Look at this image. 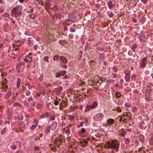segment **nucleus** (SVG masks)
<instances>
[{
	"label": "nucleus",
	"mask_w": 153,
	"mask_h": 153,
	"mask_svg": "<svg viewBox=\"0 0 153 153\" xmlns=\"http://www.w3.org/2000/svg\"><path fill=\"white\" fill-rule=\"evenodd\" d=\"M89 119L88 118H85V122L86 123H88Z\"/></svg>",
	"instance_id": "nucleus-52"
},
{
	"label": "nucleus",
	"mask_w": 153,
	"mask_h": 153,
	"mask_svg": "<svg viewBox=\"0 0 153 153\" xmlns=\"http://www.w3.org/2000/svg\"><path fill=\"white\" fill-rule=\"evenodd\" d=\"M59 43L63 46H64L66 44V42L65 40H60Z\"/></svg>",
	"instance_id": "nucleus-23"
},
{
	"label": "nucleus",
	"mask_w": 153,
	"mask_h": 153,
	"mask_svg": "<svg viewBox=\"0 0 153 153\" xmlns=\"http://www.w3.org/2000/svg\"><path fill=\"white\" fill-rule=\"evenodd\" d=\"M125 106L126 108H129L131 107V105L128 103H126L125 104Z\"/></svg>",
	"instance_id": "nucleus-32"
},
{
	"label": "nucleus",
	"mask_w": 153,
	"mask_h": 153,
	"mask_svg": "<svg viewBox=\"0 0 153 153\" xmlns=\"http://www.w3.org/2000/svg\"><path fill=\"white\" fill-rule=\"evenodd\" d=\"M19 105V103L17 102H15L14 103V105L16 106Z\"/></svg>",
	"instance_id": "nucleus-60"
},
{
	"label": "nucleus",
	"mask_w": 153,
	"mask_h": 153,
	"mask_svg": "<svg viewBox=\"0 0 153 153\" xmlns=\"http://www.w3.org/2000/svg\"><path fill=\"white\" fill-rule=\"evenodd\" d=\"M77 107L76 106H74L73 107H72V109L73 110H75L76 109Z\"/></svg>",
	"instance_id": "nucleus-51"
},
{
	"label": "nucleus",
	"mask_w": 153,
	"mask_h": 153,
	"mask_svg": "<svg viewBox=\"0 0 153 153\" xmlns=\"http://www.w3.org/2000/svg\"><path fill=\"white\" fill-rule=\"evenodd\" d=\"M37 124V123L36 122H35V124L34 125L30 127V128L32 130H33L34 128L36 126Z\"/></svg>",
	"instance_id": "nucleus-31"
},
{
	"label": "nucleus",
	"mask_w": 153,
	"mask_h": 153,
	"mask_svg": "<svg viewBox=\"0 0 153 153\" xmlns=\"http://www.w3.org/2000/svg\"><path fill=\"white\" fill-rule=\"evenodd\" d=\"M21 82V79L20 78H18L17 79V82L16 83V85L17 88H19L20 85V83Z\"/></svg>",
	"instance_id": "nucleus-20"
},
{
	"label": "nucleus",
	"mask_w": 153,
	"mask_h": 153,
	"mask_svg": "<svg viewBox=\"0 0 153 153\" xmlns=\"http://www.w3.org/2000/svg\"><path fill=\"white\" fill-rule=\"evenodd\" d=\"M137 45L136 44L133 45L131 47V49L133 51H134L135 49L137 48Z\"/></svg>",
	"instance_id": "nucleus-28"
},
{
	"label": "nucleus",
	"mask_w": 153,
	"mask_h": 153,
	"mask_svg": "<svg viewBox=\"0 0 153 153\" xmlns=\"http://www.w3.org/2000/svg\"><path fill=\"white\" fill-rule=\"evenodd\" d=\"M97 106V103L96 102H93L92 105L90 106V107L92 109L96 108Z\"/></svg>",
	"instance_id": "nucleus-16"
},
{
	"label": "nucleus",
	"mask_w": 153,
	"mask_h": 153,
	"mask_svg": "<svg viewBox=\"0 0 153 153\" xmlns=\"http://www.w3.org/2000/svg\"><path fill=\"white\" fill-rule=\"evenodd\" d=\"M125 73V80L127 82H128L130 80V73H126V72Z\"/></svg>",
	"instance_id": "nucleus-12"
},
{
	"label": "nucleus",
	"mask_w": 153,
	"mask_h": 153,
	"mask_svg": "<svg viewBox=\"0 0 153 153\" xmlns=\"http://www.w3.org/2000/svg\"><path fill=\"white\" fill-rule=\"evenodd\" d=\"M127 131L131 132V129H127Z\"/></svg>",
	"instance_id": "nucleus-63"
},
{
	"label": "nucleus",
	"mask_w": 153,
	"mask_h": 153,
	"mask_svg": "<svg viewBox=\"0 0 153 153\" xmlns=\"http://www.w3.org/2000/svg\"><path fill=\"white\" fill-rule=\"evenodd\" d=\"M85 83V82H80L79 84V85L80 86H81L82 85L84 84Z\"/></svg>",
	"instance_id": "nucleus-56"
},
{
	"label": "nucleus",
	"mask_w": 153,
	"mask_h": 153,
	"mask_svg": "<svg viewBox=\"0 0 153 153\" xmlns=\"http://www.w3.org/2000/svg\"><path fill=\"white\" fill-rule=\"evenodd\" d=\"M60 57L59 55H56L53 56V60L54 61L57 60L58 61L60 59Z\"/></svg>",
	"instance_id": "nucleus-17"
},
{
	"label": "nucleus",
	"mask_w": 153,
	"mask_h": 153,
	"mask_svg": "<svg viewBox=\"0 0 153 153\" xmlns=\"http://www.w3.org/2000/svg\"><path fill=\"white\" fill-rule=\"evenodd\" d=\"M130 139L129 138H125L124 139V143L126 145L128 144L130 142Z\"/></svg>",
	"instance_id": "nucleus-18"
},
{
	"label": "nucleus",
	"mask_w": 153,
	"mask_h": 153,
	"mask_svg": "<svg viewBox=\"0 0 153 153\" xmlns=\"http://www.w3.org/2000/svg\"><path fill=\"white\" fill-rule=\"evenodd\" d=\"M78 134L82 137H85L87 135L86 130L84 128H82L78 132Z\"/></svg>",
	"instance_id": "nucleus-5"
},
{
	"label": "nucleus",
	"mask_w": 153,
	"mask_h": 153,
	"mask_svg": "<svg viewBox=\"0 0 153 153\" xmlns=\"http://www.w3.org/2000/svg\"><path fill=\"white\" fill-rule=\"evenodd\" d=\"M33 100L32 97H30L28 99V101L29 102H30L31 101H33Z\"/></svg>",
	"instance_id": "nucleus-42"
},
{
	"label": "nucleus",
	"mask_w": 153,
	"mask_h": 153,
	"mask_svg": "<svg viewBox=\"0 0 153 153\" xmlns=\"http://www.w3.org/2000/svg\"><path fill=\"white\" fill-rule=\"evenodd\" d=\"M66 71H59L56 73L55 77L56 78L60 77L61 76L65 75L66 73Z\"/></svg>",
	"instance_id": "nucleus-6"
},
{
	"label": "nucleus",
	"mask_w": 153,
	"mask_h": 153,
	"mask_svg": "<svg viewBox=\"0 0 153 153\" xmlns=\"http://www.w3.org/2000/svg\"><path fill=\"white\" fill-rule=\"evenodd\" d=\"M108 148H111L114 149L116 151H117L120 146L119 143L116 140H113L109 141L108 143Z\"/></svg>",
	"instance_id": "nucleus-2"
},
{
	"label": "nucleus",
	"mask_w": 153,
	"mask_h": 153,
	"mask_svg": "<svg viewBox=\"0 0 153 153\" xmlns=\"http://www.w3.org/2000/svg\"><path fill=\"white\" fill-rule=\"evenodd\" d=\"M133 92L134 93H135L136 94H137L139 93L138 91L137 90H134L133 91Z\"/></svg>",
	"instance_id": "nucleus-49"
},
{
	"label": "nucleus",
	"mask_w": 153,
	"mask_h": 153,
	"mask_svg": "<svg viewBox=\"0 0 153 153\" xmlns=\"http://www.w3.org/2000/svg\"><path fill=\"white\" fill-rule=\"evenodd\" d=\"M9 16V14L8 13L6 12L4 13L3 16L6 17H7Z\"/></svg>",
	"instance_id": "nucleus-35"
},
{
	"label": "nucleus",
	"mask_w": 153,
	"mask_h": 153,
	"mask_svg": "<svg viewBox=\"0 0 153 153\" xmlns=\"http://www.w3.org/2000/svg\"><path fill=\"white\" fill-rule=\"evenodd\" d=\"M141 1L144 4H145L146 2L147 1V0H141Z\"/></svg>",
	"instance_id": "nucleus-53"
},
{
	"label": "nucleus",
	"mask_w": 153,
	"mask_h": 153,
	"mask_svg": "<svg viewBox=\"0 0 153 153\" xmlns=\"http://www.w3.org/2000/svg\"><path fill=\"white\" fill-rule=\"evenodd\" d=\"M121 94L119 92H117L115 93V97L117 98H120L121 96Z\"/></svg>",
	"instance_id": "nucleus-26"
},
{
	"label": "nucleus",
	"mask_w": 153,
	"mask_h": 153,
	"mask_svg": "<svg viewBox=\"0 0 153 153\" xmlns=\"http://www.w3.org/2000/svg\"><path fill=\"white\" fill-rule=\"evenodd\" d=\"M114 16L113 13L112 12H110L109 14V16L110 17H111Z\"/></svg>",
	"instance_id": "nucleus-44"
},
{
	"label": "nucleus",
	"mask_w": 153,
	"mask_h": 153,
	"mask_svg": "<svg viewBox=\"0 0 153 153\" xmlns=\"http://www.w3.org/2000/svg\"><path fill=\"white\" fill-rule=\"evenodd\" d=\"M64 29L65 30L67 31L68 30V28L67 27H64Z\"/></svg>",
	"instance_id": "nucleus-58"
},
{
	"label": "nucleus",
	"mask_w": 153,
	"mask_h": 153,
	"mask_svg": "<svg viewBox=\"0 0 153 153\" xmlns=\"http://www.w3.org/2000/svg\"><path fill=\"white\" fill-rule=\"evenodd\" d=\"M104 117V115L102 113H99L96 114L94 117V120L97 121H101Z\"/></svg>",
	"instance_id": "nucleus-4"
},
{
	"label": "nucleus",
	"mask_w": 153,
	"mask_h": 153,
	"mask_svg": "<svg viewBox=\"0 0 153 153\" xmlns=\"http://www.w3.org/2000/svg\"><path fill=\"white\" fill-rule=\"evenodd\" d=\"M34 9L33 8L31 9L30 10V12H29V13H32Z\"/></svg>",
	"instance_id": "nucleus-64"
},
{
	"label": "nucleus",
	"mask_w": 153,
	"mask_h": 153,
	"mask_svg": "<svg viewBox=\"0 0 153 153\" xmlns=\"http://www.w3.org/2000/svg\"><path fill=\"white\" fill-rule=\"evenodd\" d=\"M18 119L19 120H22L23 119V117H18Z\"/></svg>",
	"instance_id": "nucleus-59"
},
{
	"label": "nucleus",
	"mask_w": 153,
	"mask_h": 153,
	"mask_svg": "<svg viewBox=\"0 0 153 153\" xmlns=\"http://www.w3.org/2000/svg\"><path fill=\"white\" fill-rule=\"evenodd\" d=\"M119 134L120 135H121L123 137L126 135V132L122 128L120 130V132L119 133Z\"/></svg>",
	"instance_id": "nucleus-15"
},
{
	"label": "nucleus",
	"mask_w": 153,
	"mask_h": 153,
	"mask_svg": "<svg viewBox=\"0 0 153 153\" xmlns=\"http://www.w3.org/2000/svg\"><path fill=\"white\" fill-rule=\"evenodd\" d=\"M57 126V123L55 121H53V122L51 125L49 126L50 129L53 131L55 130L56 129Z\"/></svg>",
	"instance_id": "nucleus-9"
},
{
	"label": "nucleus",
	"mask_w": 153,
	"mask_h": 153,
	"mask_svg": "<svg viewBox=\"0 0 153 153\" xmlns=\"http://www.w3.org/2000/svg\"><path fill=\"white\" fill-rule=\"evenodd\" d=\"M12 148L13 149H15L16 148V147L15 145H13L12 147Z\"/></svg>",
	"instance_id": "nucleus-55"
},
{
	"label": "nucleus",
	"mask_w": 153,
	"mask_h": 153,
	"mask_svg": "<svg viewBox=\"0 0 153 153\" xmlns=\"http://www.w3.org/2000/svg\"><path fill=\"white\" fill-rule=\"evenodd\" d=\"M144 122L143 121L141 122V123L140 124V127L141 128V126L144 124Z\"/></svg>",
	"instance_id": "nucleus-57"
},
{
	"label": "nucleus",
	"mask_w": 153,
	"mask_h": 153,
	"mask_svg": "<svg viewBox=\"0 0 153 153\" xmlns=\"http://www.w3.org/2000/svg\"><path fill=\"white\" fill-rule=\"evenodd\" d=\"M141 67L144 68L146 64V57H144L141 61L140 63Z\"/></svg>",
	"instance_id": "nucleus-7"
},
{
	"label": "nucleus",
	"mask_w": 153,
	"mask_h": 153,
	"mask_svg": "<svg viewBox=\"0 0 153 153\" xmlns=\"http://www.w3.org/2000/svg\"><path fill=\"white\" fill-rule=\"evenodd\" d=\"M60 64H66L68 63V60L67 59L62 56H61L60 57Z\"/></svg>",
	"instance_id": "nucleus-8"
},
{
	"label": "nucleus",
	"mask_w": 153,
	"mask_h": 153,
	"mask_svg": "<svg viewBox=\"0 0 153 153\" xmlns=\"http://www.w3.org/2000/svg\"><path fill=\"white\" fill-rule=\"evenodd\" d=\"M59 103V102L58 101L56 100H54V104L55 105H58Z\"/></svg>",
	"instance_id": "nucleus-36"
},
{
	"label": "nucleus",
	"mask_w": 153,
	"mask_h": 153,
	"mask_svg": "<svg viewBox=\"0 0 153 153\" xmlns=\"http://www.w3.org/2000/svg\"><path fill=\"white\" fill-rule=\"evenodd\" d=\"M43 79V76L41 75L39 77V79L40 81H42Z\"/></svg>",
	"instance_id": "nucleus-37"
},
{
	"label": "nucleus",
	"mask_w": 153,
	"mask_h": 153,
	"mask_svg": "<svg viewBox=\"0 0 153 153\" xmlns=\"http://www.w3.org/2000/svg\"><path fill=\"white\" fill-rule=\"evenodd\" d=\"M22 5H18L14 7L11 10V16L17 18L22 14Z\"/></svg>",
	"instance_id": "nucleus-1"
},
{
	"label": "nucleus",
	"mask_w": 153,
	"mask_h": 153,
	"mask_svg": "<svg viewBox=\"0 0 153 153\" xmlns=\"http://www.w3.org/2000/svg\"><path fill=\"white\" fill-rule=\"evenodd\" d=\"M55 116L54 115H51L50 117V119L52 121L55 118Z\"/></svg>",
	"instance_id": "nucleus-33"
},
{
	"label": "nucleus",
	"mask_w": 153,
	"mask_h": 153,
	"mask_svg": "<svg viewBox=\"0 0 153 153\" xmlns=\"http://www.w3.org/2000/svg\"><path fill=\"white\" fill-rule=\"evenodd\" d=\"M70 30L71 32H75V30L72 28H70Z\"/></svg>",
	"instance_id": "nucleus-46"
},
{
	"label": "nucleus",
	"mask_w": 153,
	"mask_h": 153,
	"mask_svg": "<svg viewBox=\"0 0 153 153\" xmlns=\"http://www.w3.org/2000/svg\"><path fill=\"white\" fill-rule=\"evenodd\" d=\"M62 89V86H60L59 87L58 89L55 91V92L56 94L59 95L61 92Z\"/></svg>",
	"instance_id": "nucleus-13"
},
{
	"label": "nucleus",
	"mask_w": 153,
	"mask_h": 153,
	"mask_svg": "<svg viewBox=\"0 0 153 153\" xmlns=\"http://www.w3.org/2000/svg\"><path fill=\"white\" fill-rule=\"evenodd\" d=\"M111 76H112L114 78H116L117 76V74H114V73H112L111 74Z\"/></svg>",
	"instance_id": "nucleus-40"
},
{
	"label": "nucleus",
	"mask_w": 153,
	"mask_h": 153,
	"mask_svg": "<svg viewBox=\"0 0 153 153\" xmlns=\"http://www.w3.org/2000/svg\"><path fill=\"white\" fill-rule=\"evenodd\" d=\"M86 108L84 110V111L85 112H88L91 109V108L90 107V106H88L87 105H86Z\"/></svg>",
	"instance_id": "nucleus-25"
},
{
	"label": "nucleus",
	"mask_w": 153,
	"mask_h": 153,
	"mask_svg": "<svg viewBox=\"0 0 153 153\" xmlns=\"http://www.w3.org/2000/svg\"><path fill=\"white\" fill-rule=\"evenodd\" d=\"M113 70L115 72H117V69L116 67H114L113 68Z\"/></svg>",
	"instance_id": "nucleus-41"
},
{
	"label": "nucleus",
	"mask_w": 153,
	"mask_h": 153,
	"mask_svg": "<svg viewBox=\"0 0 153 153\" xmlns=\"http://www.w3.org/2000/svg\"><path fill=\"white\" fill-rule=\"evenodd\" d=\"M48 58L47 56L45 57L44 58V60L47 62H48Z\"/></svg>",
	"instance_id": "nucleus-43"
},
{
	"label": "nucleus",
	"mask_w": 153,
	"mask_h": 153,
	"mask_svg": "<svg viewBox=\"0 0 153 153\" xmlns=\"http://www.w3.org/2000/svg\"><path fill=\"white\" fill-rule=\"evenodd\" d=\"M50 129L49 126H47L46 128L45 129V132L46 133H48L50 131Z\"/></svg>",
	"instance_id": "nucleus-24"
},
{
	"label": "nucleus",
	"mask_w": 153,
	"mask_h": 153,
	"mask_svg": "<svg viewBox=\"0 0 153 153\" xmlns=\"http://www.w3.org/2000/svg\"><path fill=\"white\" fill-rule=\"evenodd\" d=\"M68 117L69 120L71 121H73L74 119V116H68Z\"/></svg>",
	"instance_id": "nucleus-27"
},
{
	"label": "nucleus",
	"mask_w": 153,
	"mask_h": 153,
	"mask_svg": "<svg viewBox=\"0 0 153 153\" xmlns=\"http://www.w3.org/2000/svg\"><path fill=\"white\" fill-rule=\"evenodd\" d=\"M112 110H113V111L116 110L117 111V112H120L121 111V109H120V108L119 107H116V108H113L112 109Z\"/></svg>",
	"instance_id": "nucleus-22"
},
{
	"label": "nucleus",
	"mask_w": 153,
	"mask_h": 153,
	"mask_svg": "<svg viewBox=\"0 0 153 153\" xmlns=\"http://www.w3.org/2000/svg\"><path fill=\"white\" fill-rule=\"evenodd\" d=\"M11 94V91L10 90H9L7 93V94H6L5 95V99H9L10 97Z\"/></svg>",
	"instance_id": "nucleus-14"
},
{
	"label": "nucleus",
	"mask_w": 153,
	"mask_h": 153,
	"mask_svg": "<svg viewBox=\"0 0 153 153\" xmlns=\"http://www.w3.org/2000/svg\"><path fill=\"white\" fill-rule=\"evenodd\" d=\"M26 57L28 58H29V59H31V58H32L31 56H28V55L26 56Z\"/></svg>",
	"instance_id": "nucleus-62"
},
{
	"label": "nucleus",
	"mask_w": 153,
	"mask_h": 153,
	"mask_svg": "<svg viewBox=\"0 0 153 153\" xmlns=\"http://www.w3.org/2000/svg\"><path fill=\"white\" fill-rule=\"evenodd\" d=\"M35 101H34L31 103V105L32 106H34L35 105Z\"/></svg>",
	"instance_id": "nucleus-50"
},
{
	"label": "nucleus",
	"mask_w": 153,
	"mask_h": 153,
	"mask_svg": "<svg viewBox=\"0 0 153 153\" xmlns=\"http://www.w3.org/2000/svg\"><path fill=\"white\" fill-rule=\"evenodd\" d=\"M27 63H31L32 62L33 60L32 59H30V60L28 59H27L24 58L23 59Z\"/></svg>",
	"instance_id": "nucleus-19"
},
{
	"label": "nucleus",
	"mask_w": 153,
	"mask_h": 153,
	"mask_svg": "<svg viewBox=\"0 0 153 153\" xmlns=\"http://www.w3.org/2000/svg\"><path fill=\"white\" fill-rule=\"evenodd\" d=\"M30 92L29 91H27L25 93V94L27 96H28L30 95Z\"/></svg>",
	"instance_id": "nucleus-38"
},
{
	"label": "nucleus",
	"mask_w": 153,
	"mask_h": 153,
	"mask_svg": "<svg viewBox=\"0 0 153 153\" xmlns=\"http://www.w3.org/2000/svg\"><path fill=\"white\" fill-rule=\"evenodd\" d=\"M6 132V129L5 128H4L3 129H2L1 131V133L2 134H3L4 133Z\"/></svg>",
	"instance_id": "nucleus-39"
},
{
	"label": "nucleus",
	"mask_w": 153,
	"mask_h": 153,
	"mask_svg": "<svg viewBox=\"0 0 153 153\" xmlns=\"http://www.w3.org/2000/svg\"><path fill=\"white\" fill-rule=\"evenodd\" d=\"M24 64V63H20L19 64H18L16 65V67H19L20 65H22Z\"/></svg>",
	"instance_id": "nucleus-47"
},
{
	"label": "nucleus",
	"mask_w": 153,
	"mask_h": 153,
	"mask_svg": "<svg viewBox=\"0 0 153 153\" xmlns=\"http://www.w3.org/2000/svg\"><path fill=\"white\" fill-rule=\"evenodd\" d=\"M68 78V76L66 75L65 76H64L63 78V79H67Z\"/></svg>",
	"instance_id": "nucleus-54"
},
{
	"label": "nucleus",
	"mask_w": 153,
	"mask_h": 153,
	"mask_svg": "<svg viewBox=\"0 0 153 153\" xmlns=\"http://www.w3.org/2000/svg\"><path fill=\"white\" fill-rule=\"evenodd\" d=\"M66 133L67 134H69L70 133V130H68L67 131H66Z\"/></svg>",
	"instance_id": "nucleus-61"
},
{
	"label": "nucleus",
	"mask_w": 153,
	"mask_h": 153,
	"mask_svg": "<svg viewBox=\"0 0 153 153\" xmlns=\"http://www.w3.org/2000/svg\"><path fill=\"white\" fill-rule=\"evenodd\" d=\"M136 76V75H133L131 77V79L132 80H135V77Z\"/></svg>",
	"instance_id": "nucleus-45"
},
{
	"label": "nucleus",
	"mask_w": 153,
	"mask_h": 153,
	"mask_svg": "<svg viewBox=\"0 0 153 153\" xmlns=\"http://www.w3.org/2000/svg\"><path fill=\"white\" fill-rule=\"evenodd\" d=\"M83 122H82L80 123V124L78 126V127L79 128V127H80L81 126H83Z\"/></svg>",
	"instance_id": "nucleus-48"
},
{
	"label": "nucleus",
	"mask_w": 153,
	"mask_h": 153,
	"mask_svg": "<svg viewBox=\"0 0 153 153\" xmlns=\"http://www.w3.org/2000/svg\"><path fill=\"white\" fill-rule=\"evenodd\" d=\"M139 140L142 143L144 141V136L142 135H140L139 137Z\"/></svg>",
	"instance_id": "nucleus-21"
},
{
	"label": "nucleus",
	"mask_w": 153,
	"mask_h": 153,
	"mask_svg": "<svg viewBox=\"0 0 153 153\" xmlns=\"http://www.w3.org/2000/svg\"><path fill=\"white\" fill-rule=\"evenodd\" d=\"M114 123V120L112 118H109L107 120L106 122L103 124V126L105 127H110L112 126Z\"/></svg>",
	"instance_id": "nucleus-3"
},
{
	"label": "nucleus",
	"mask_w": 153,
	"mask_h": 153,
	"mask_svg": "<svg viewBox=\"0 0 153 153\" xmlns=\"http://www.w3.org/2000/svg\"><path fill=\"white\" fill-rule=\"evenodd\" d=\"M65 64H60L59 65L61 67H62L63 68H66L67 67V66L65 65Z\"/></svg>",
	"instance_id": "nucleus-30"
},
{
	"label": "nucleus",
	"mask_w": 153,
	"mask_h": 153,
	"mask_svg": "<svg viewBox=\"0 0 153 153\" xmlns=\"http://www.w3.org/2000/svg\"><path fill=\"white\" fill-rule=\"evenodd\" d=\"M88 143V141L84 139H83L82 141H80V144L83 147H85L87 145Z\"/></svg>",
	"instance_id": "nucleus-10"
},
{
	"label": "nucleus",
	"mask_w": 153,
	"mask_h": 153,
	"mask_svg": "<svg viewBox=\"0 0 153 153\" xmlns=\"http://www.w3.org/2000/svg\"><path fill=\"white\" fill-rule=\"evenodd\" d=\"M29 17L32 19H34L35 17V16L33 14H31L29 15Z\"/></svg>",
	"instance_id": "nucleus-34"
},
{
	"label": "nucleus",
	"mask_w": 153,
	"mask_h": 153,
	"mask_svg": "<svg viewBox=\"0 0 153 153\" xmlns=\"http://www.w3.org/2000/svg\"><path fill=\"white\" fill-rule=\"evenodd\" d=\"M108 7L109 8L111 9L112 7L115 6V4L113 3L112 1H109L108 3Z\"/></svg>",
	"instance_id": "nucleus-11"
},
{
	"label": "nucleus",
	"mask_w": 153,
	"mask_h": 153,
	"mask_svg": "<svg viewBox=\"0 0 153 153\" xmlns=\"http://www.w3.org/2000/svg\"><path fill=\"white\" fill-rule=\"evenodd\" d=\"M51 6V4L49 1H47L45 3V6L46 7H49Z\"/></svg>",
	"instance_id": "nucleus-29"
}]
</instances>
